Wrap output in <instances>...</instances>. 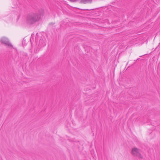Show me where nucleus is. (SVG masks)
Masks as SVG:
<instances>
[{"label":"nucleus","instance_id":"2","mask_svg":"<svg viewBox=\"0 0 160 160\" xmlns=\"http://www.w3.org/2000/svg\"><path fill=\"white\" fill-rule=\"evenodd\" d=\"M1 42L2 43L7 45L9 48H13L12 46L9 42L8 38L5 37H2L1 39Z\"/></svg>","mask_w":160,"mask_h":160},{"label":"nucleus","instance_id":"5","mask_svg":"<svg viewBox=\"0 0 160 160\" xmlns=\"http://www.w3.org/2000/svg\"><path fill=\"white\" fill-rule=\"evenodd\" d=\"M91 0H86L85 1V2H84V3H88L89 2H91Z\"/></svg>","mask_w":160,"mask_h":160},{"label":"nucleus","instance_id":"1","mask_svg":"<svg viewBox=\"0 0 160 160\" xmlns=\"http://www.w3.org/2000/svg\"><path fill=\"white\" fill-rule=\"evenodd\" d=\"M42 11L40 13H37L28 17V22L29 24H32L34 22L39 20L43 15Z\"/></svg>","mask_w":160,"mask_h":160},{"label":"nucleus","instance_id":"3","mask_svg":"<svg viewBox=\"0 0 160 160\" xmlns=\"http://www.w3.org/2000/svg\"><path fill=\"white\" fill-rule=\"evenodd\" d=\"M131 153L135 156L139 158H142V156L140 152V150L137 148H132V150Z\"/></svg>","mask_w":160,"mask_h":160},{"label":"nucleus","instance_id":"4","mask_svg":"<svg viewBox=\"0 0 160 160\" xmlns=\"http://www.w3.org/2000/svg\"><path fill=\"white\" fill-rule=\"evenodd\" d=\"M40 44H41L42 46H44L45 45V42L42 40H41L40 41Z\"/></svg>","mask_w":160,"mask_h":160}]
</instances>
